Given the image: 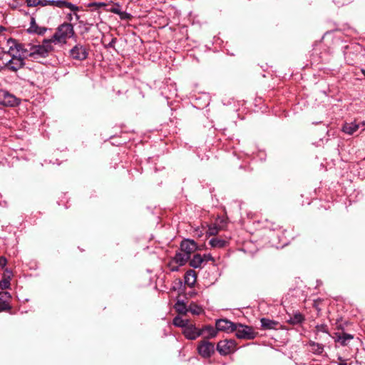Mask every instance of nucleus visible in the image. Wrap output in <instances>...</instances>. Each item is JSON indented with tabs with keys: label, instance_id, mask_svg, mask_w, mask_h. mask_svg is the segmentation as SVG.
I'll return each mask as SVG.
<instances>
[{
	"label": "nucleus",
	"instance_id": "f257e3e1",
	"mask_svg": "<svg viewBox=\"0 0 365 365\" xmlns=\"http://www.w3.org/2000/svg\"><path fill=\"white\" fill-rule=\"evenodd\" d=\"M52 40L46 39L41 45L31 46L29 48V57L37 59L38 58H44L53 49Z\"/></svg>",
	"mask_w": 365,
	"mask_h": 365
},
{
	"label": "nucleus",
	"instance_id": "f03ea898",
	"mask_svg": "<svg viewBox=\"0 0 365 365\" xmlns=\"http://www.w3.org/2000/svg\"><path fill=\"white\" fill-rule=\"evenodd\" d=\"M74 34L73 26L70 23H63L60 25L53 37V43H66V40Z\"/></svg>",
	"mask_w": 365,
	"mask_h": 365
},
{
	"label": "nucleus",
	"instance_id": "7ed1b4c3",
	"mask_svg": "<svg viewBox=\"0 0 365 365\" xmlns=\"http://www.w3.org/2000/svg\"><path fill=\"white\" fill-rule=\"evenodd\" d=\"M9 49L7 51H4V54H11V53H17V56L22 57L23 59H26L29 57V49L25 47L22 43L17 42L14 38H9L6 42Z\"/></svg>",
	"mask_w": 365,
	"mask_h": 365
},
{
	"label": "nucleus",
	"instance_id": "20e7f679",
	"mask_svg": "<svg viewBox=\"0 0 365 365\" xmlns=\"http://www.w3.org/2000/svg\"><path fill=\"white\" fill-rule=\"evenodd\" d=\"M10 59L6 61L4 65V69L11 72H17L25 66V60L22 57L17 56V53L7 54Z\"/></svg>",
	"mask_w": 365,
	"mask_h": 365
},
{
	"label": "nucleus",
	"instance_id": "39448f33",
	"mask_svg": "<svg viewBox=\"0 0 365 365\" xmlns=\"http://www.w3.org/2000/svg\"><path fill=\"white\" fill-rule=\"evenodd\" d=\"M20 99L5 89H0V105L5 107H15L20 104Z\"/></svg>",
	"mask_w": 365,
	"mask_h": 365
},
{
	"label": "nucleus",
	"instance_id": "423d86ee",
	"mask_svg": "<svg viewBox=\"0 0 365 365\" xmlns=\"http://www.w3.org/2000/svg\"><path fill=\"white\" fill-rule=\"evenodd\" d=\"M237 344L234 339H224L220 341L216 349L222 356L228 355L236 350Z\"/></svg>",
	"mask_w": 365,
	"mask_h": 365
},
{
	"label": "nucleus",
	"instance_id": "0eeeda50",
	"mask_svg": "<svg viewBox=\"0 0 365 365\" xmlns=\"http://www.w3.org/2000/svg\"><path fill=\"white\" fill-rule=\"evenodd\" d=\"M234 331H235V335L238 339H253L257 336V333L254 331L251 327L242 324H237L236 329Z\"/></svg>",
	"mask_w": 365,
	"mask_h": 365
},
{
	"label": "nucleus",
	"instance_id": "6e6552de",
	"mask_svg": "<svg viewBox=\"0 0 365 365\" xmlns=\"http://www.w3.org/2000/svg\"><path fill=\"white\" fill-rule=\"evenodd\" d=\"M70 56L73 59L83 61L88 58V48L86 46L78 43L70 50Z\"/></svg>",
	"mask_w": 365,
	"mask_h": 365
},
{
	"label": "nucleus",
	"instance_id": "1a4fd4ad",
	"mask_svg": "<svg viewBox=\"0 0 365 365\" xmlns=\"http://www.w3.org/2000/svg\"><path fill=\"white\" fill-rule=\"evenodd\" d=\"M199 354L205 358H210L215 353L214 344L208 341L203 340L197 346Z\"/></svg>",
	"mask_w": 365,
	"mask_h": 365
},
{
	"label": "nucleus",
	"instance_id": "9d476101",
	"mask_svg": "<svg viewBox=\"0 0 365 365\" xmlns=\"http://www.w3.org/2000/svg\"><path fill=\"white\" fill-rule=\"evenodd\" d=\"M236 324L227 319H220L216 321L215 326L218 331L232 333L236 329Z\"/></svg>",
	"mask_w": 365,
	"mask_h": 365
},
{
	"label": "nucleus",
	"instance_id": "9b49d317",
	"mask_svg": "<svg viewBox=\"0 0 365 365\" xmlns=\"http://www.w3.org/2000/svg\"><path fill=\"white\" fill-rule=\"evenodd\" d=\"M183 334L187 339L194 340L202 334V331L190 323L183 329Z\"/></svg>",
	"mask_w": 365,
	"mask_h": 365
},
{
	"label": "nucleus",
	"instance_id": "f8f14e48",
	"mask_svg": "<svg viewBox=\"0 0 365 365\" xmlns=\"http://www.w3.org/2000/svg\"><path fill=\"white\" fill-rule=\"evenodd\" d=\"M197 244L194 240H184L180 244V250L188 255L190 257L192 254L197 250Z\"/></svg>",
	"mask_w": 365,
	"mask_h": 365
},
{
	"label": "nucleus",
	"instance_id": "ddd939ff",
	"mask_svg": "<svg viewBox=\"0 0 365 365\" xmlns=\"http://www.w3.org/2000/svg\"><path fill=\"white\" fill-rule=\"evenodd\" d=\"M11 296L9 292L6 291L0 292V312L9 311L11 309L10 306V299Z\"/></svg>",
	"mask_w": 365,
	"mask_h": 365
},
{
	"label": "nucleus",
	"instance_id": "4468645a",
	"mask_svg": "<svg viewBox=\"0 0 365 365\" xmlns=\"http://www.w3.org/2000/svg\"><path fill=\"white\" fill-rule=\"evenodd\" d=\"M336 342L340 343L341 346H346L349 341L354 339V336L347 333H334V336H332Z\"/></svg>",
	"mask_w": 365,
	"mask_h": 365
},
{
	"label": "nucleus",
	"instance_id": "2eb2a0df",
	"mask_svg": "<svg viewBox=\"0 0 365 365\" xmlns=\"http://www.w3.org/2000/svg\"><path fill=\"white\" fill-rule=\"evenodd\" d=\"M184 279L185 283L188 287H192L196 282L197 274L194 270L189 269L185 272Z\"/></svg>",
	"mask_w": 365,
	"mask_h": 365
},
{
	"label": "nucleus",
	"instance_id": "dca6fc26",
	"mask_svg": "<svg viewBox=\"0 0 365 365\" xmlns=\"http://www.w3.org/2000/svg\"><path fill=\"white\" fill-rule=\"evenodd\" d=\"M228 242V239L213 237L210 240L209 244L213 248H223L227 245Z\"/></svg>",
	"mask_w": 365,
	"mask_h": 365
},
{
	"label": "nucleus",
	"instance_id": "f3484780",
	"mask_svg": "<svg viewBox=\"0 0 365 365\" xmlns=\"http://www.w3.org/2000/svg\"><path fill=\"white\" fill-rule=\"evenodd\" d=\"M190 258V257L188 255L180 250L179 252L175 253L172 259H173L175 264H178V266H183Z\"/></svg>",
	"mask_w": 365,
	"mask_h": 365
},
{
	"label": "nucleus",
	"instance_id": "a211bd4d",
	"mask_svg": "<svg viewBox=\"0 0 365 365\" xmlns=\"http://www.w3.org/2000/svg\"><path fill=\"white\" fill-rule=\"evenodd\" d=\"M12 277V272L8 269H6L5 272L3 274L2 279L0 281V289H6L10 287L11 279Z\"/></svg>",
	"mask_w": 365,
	"mask_h": 365
},
{
	"label": "nucleus",
	"instance_id": "6ab92c4d",
	"mask_svg": "<svg viewBox=\"0 0 365 365\" xmlns=\"http://www.w3.org/2000/svg\"><path fill=\"white\" fill-rule=\"evenodd\" d=\"M260 322L263 329H274L278 325L277 322L267 318H262Z\"/></svg>",
	"mask_w": 365,
	"mask_h": 365
},
{
	"label": "nucleus",
	"instance_id": "aec40b11",
	"mask_svg": "<svg viewBox=\"0 0 365 365\" xmlns=\"http://www.w3.org/2000/svg\"><path fill=\"white\" fill-rule=\"evenodd\" d=\"M359 125L354 123H345L342 128V130L346 134L352 135L359 129Z\"/></svg>",
	"mask_w": 365,
	"mask_h": 365
},
{
	"label": "nucleus",
	"instance_id": "412c9836",
	"mask_svg": "<svg viewBox=\"0 0 365 365\" xmlns=\"http://www.w3.org/2000/svg\"><path fill=\"white\" fill-rule=\"evenodd\" d=\"M309 346L311 347V351L317 355H320L324 351V346L321 344L310 341Z\"/></svg>",
	"mask_w": 365,
	"mask_h": 365
},
{
	"label": "nucleus",
	"instance_id": "4be33fe9",
	"mask_svg": "<svg viewBox=\"0 0 365 365\" xmlns=\"http://www.w3.org/2000/svg\"><path fill=\"white\" fill-rule=\"evenodd\" d=\"M203 263L202 257L200 254L194 255L193 257L190 261V265L194 268L200 267Z\"/></svg>",
	"mask_w": 365,
	"mask_h": 365
},
{
	"label": "nucleus",
	"instance_id": "5701e85b",
	"mask_svg": "<svg viewBox=\"0 0 365 365\" xmlns=\"http://www.w3.org/2000/svg\"><path fill=\"white\" fill-rule=\"evenodd\" d=\"M304 320V316L301 313L297 312L292 316H290L289 319H288V322L291 324H301Z\"/></svg>",
	"mask_w": 365,
	"mask_h": 365
},
{
	"label": "nucleus",
	"instance_id": "b1692460",
	"mask_svg": "<svg viewBox=\"0 0 365 365\" xmlns=\"http://www.w3.org/2000/svg\"><path fill=\"white\" fill-rule=\"evenodd\" d=\"M189 324L190 322L187 319H183L180 316H177L173 319V324L178 327L184 329Z\"/></svg>",
	"mask_w": 365,
	"mask_h": 365
},
{
	"label": "nucleus",
	"instance_id": "393cba45",
	"mask_svg": "<svg viewBox=\"0 0 365 365\" xmlns=\"http://www.w3.org/2000/svg\"><path fill=\"white\" fill-rule=\"evenodd\" d=\"M202 332H207V338L212 339L217 336L218 330L212 326H206L202 329Z\"/></svg>",
	"mask_w": 365,
	"mask_h": 365
},
{
	"label": "nucleus",
	"instance_id": "a878e982",
	"mask_svg": "<svg viewBox=\"0 0 365 365\" xmlns=\"http://www.w3.org/2000/svg\"><path fill=\"white\" fill-rule=\"evenodd\" d=\"M175 309L177 312L181 314H185L187 312L186 304L183 302L178 301L175 304Z\"/></svg>",
	"mask_w": 365,
	"mask_h": 365
},
{
	"label": "nucleus",
	"instance_id": "bb28decb",
	"mask_svg": "<svg viewBox=\"0 0 365 365\" xmlns=\"http://www.w3.org/2000/svg\"><path fill=\"white\" fill-rule=\"evenodd\" d=\"M61 2L62 0H43V6L50 5L61 9Z\"/></svg>",
	"mask_w": 365,
	"mask_h": 365
},
{
	"label": "nucleus",
	"instance_id": "cd10ccee",
	"mask_svg": "<svg viewBox=\"0 0 365 365\" xmlns=\"http://www.w3.org/2000/svg\"><path fill=\"white\" fill-rule=\"evenodd\" d=\"M63 7L68 8L72 11H79V7L71 2L66 1L64 0H62L61 2V9Z\"/></svg>",
	"mask_w": 365,
	"mask_h": 365
},
{
	"label": "nucleus",
	"instance_id": "c85d7f7f",
	"mask_svg": "<svg viewBox=\"0 0 365 365\" xmlns=\"http://www.w3.org/2000/svg\"><path fill=\"white\" fill-rule=\"evenodd\" d=\"M221 228L216 224L211 225L208 227L207 234L209 235H216Z\"/></svg>",
	"mask_w": 365,
	"mask_h": 365
},
{
	"label": "nucleus",
	"instance_id": "c756f323",
	"mask_svg": "<svg viewBox=\"0 0 365 365\" xmlns=\"http://www.w3.org/2000/svg\"><path fill=\"white\" fill-rule=\"evenodd\" d=\"M315 329H316V333L317 334L318 332H323V333H326L327 334H329V329H328V327L327 324H318L315 327Z\"/></svg>",
	"mask_w": 365,
	"mask_h": 365
},
{
	"label": "nucleus",
	"instance_id": "7c9ffc66",
	"mask_svg": "<svg viewBox=\"0 0 365 365\" xmlns=\"http://www.w3.org/2000/svg\"><path fill=\"white\" fill-rule=\"evenodd\" d=\"M28 6L34 7L37 6H43V0H26Z\"/></svg>",
	"mask_w": 365,
	"mask_h": 365
},
{
	"label": "nucleus",
	"instance_id": "2f4dec72",
	"mask_svg": "<svg viewBox=\"0 0 365 365\" xmlns=\"http://www.w3.org/2000/svg\"><path fill=\"white\" fill-rule=\"evenodd\" d=\"M169 269L170 271L172 272H177L179 270V267L178 264H175V262H174L173 259H171V260L169 262L168 264Z\"/></svg>",
	"mask_w": 365,
	"mask_h": 365
},
{
	"label": "nucleus",
	"instance_id": "473e14b6",
	"mask_svg": "<svg viewBox=\"0 0 365 365\" xmlns=\"http://www.w3.org/2000/svg\"><path fill=\"white\" fill-rule=\"evenodd\" d=\"M120 5L118 3H115L114 6L108 9H107L108 11L118 14L120 11Z\"/></svg>",
	"mask_w": 365,
	"mask_h": 365
},
{
	"label": "nucleus",
	"instance_id": "72a5a7b5",
	"mask_svg": "<svg viewBox=\"0 0 365 365\" xmlns=\"http://www.w3.org/2000/svg\"><path fill=\"white\" fill-rule=\"evenodd\" d=\"M120 19L126 20L130 19L131 18V15L125 11H122L120 10V13L118 14Z\"/></svg>",
	"mask_w": 365,
	"mask_h": 365
},
{
	"label": "nucleus",
	"instance_id": "f704fd0d",
	"mask_svg": "<svg viewBox=\"0 0 365 365\" xmlns=\"http://www.w3.org/2000/svg\"><path fill=\"white\" fill-rule=\"evenodd\" d=\"M107 4L104 2H92V3H90L88 6L89 7H92V6H96L97 8H101V7H104L106 6Z\"/></svg>",
	"mask_w": 365,
	"mask_h": 365
},
{
	"label": "nucleus",
	"instance_id": "c9c22d12",
	"mask_svg": "<svg viewBox=\"0 0 365 365\" xmlns=\"http://www.w3.org/2000/svg\"><path fill=\"white\" fill-rule=\"evenodd\" d=\"M202 257L203 262H207L208 261L215 262V259L210 254H205Z\"/></svg>",
	"mask_w": 365,
	"mask_h": 365
},
{
	"label": "nucleus",
	"instance_id": "e433bc0d",
	"mask_svg": "<svg viewBox=\"0 0 365 365\" xmlns=\"http://www.w3.org/2000/svg\"><path fill=\"white\" fill-rule=\"evenodd\" d=\"M30 29L31 31L36 32V33L39 34H43V31L46 30L45 29H41V30H40V31H37V30H36V29H34L33 26H31L30 27V29Z\"/></svg>",
	"mask_w": 365,
	"mask_h": 365
},
{
	"label": "nucleus",
	"instance_id": "4c0bfd02",
	"mask_svg": "<svg viewBox=\"0 0 365 365\" xmlns=\"http://www.w3.org/2000/svg\"><path fill=\"white\" fill-rule=\"evenodd\" d=\"M6 264V259L4 257H0V265L2 267H5Z\"/></svg>",
	"mask_w": 365,
	"mask_h": 365
},
{
	"label": "nucleus",
	"instance_id": "58836bf2",
	"mask_svg": "<svg viewBox=\"0 0 365 365\" xmlns=\"http://www.w3.org/2000/svg\"><path fill=\"white\" fill-rule=\"evenodd\" d=\"M115 41H116V38H113L112 41L108 43V46L113 47Z\"/></svg>",
	"mask_w": 365,
	"mask_h": 365
},
{
	"label": "nucleus",
	"instance_id": "ea45409f",
	"mask_svg": "<svg viewBox=\"0 0 365 365\" xmlns=\"http://www.w3.org/2000/svg\"><path fill=\"white\" fill-rule=\"evenodd\" d=\"M338 365H347L346 360H343V362H339Z\"/></svg>",
	"mask_w": 365,
	"mask_h": 365
},
{
	"label": "nucleus",
	"instance_id": "a19ab883",
	"mask_svg": "<svg viewBox=\"0 0 365 365\" xmlns=\"http://www.w3.org/2000/svg\"><path fill=\"white\" fill-rule=\"evenodd\" d=\"M84 24L86 25H88V26H93V22H89V21H86Z\"/></svg>",
	"mask_w": 365,
	"mask_h": 365
},
{
	"label": "nucleus",
	"instance_id": "79ce46f5",
	"mask_svg": "<svg viewBox=\"0 0 365 365\" xmlns=\"http://www.w3.org/2000/svg\"><path fill=\"white\" fill-rule=\"evenodd\" d=\"M67 18H68V19L69 21H71L72 20V15H71V14H68Z\"/></svg>",
	"mask_w": 365,
	"mask_h": 365
},
{
	"label": "nucleus",
	"instance_id": "37998d69",
	"mask_svg": "<svg viewBox=\"0 0 365 365\" xmlns=\"http://www.w3.org/2000/svg\"><path fill=\"white\" fill-rule=\"evenodd\" d=\"M191 312H192L193 314H199V312H197V309L191 310Z\"/></svg>",
	"mask_w": 365,
	"mask_h": 365
},
{
	"label": "nucleus",
	"instance_id": "c03bdc74",
	"mask_svg": "<svg viewBox=\"0 0 365 365\" xmlns=\"http://www.w3.org/2000/svg\"><path fill=\"white\" fill-rule=\"evenodd\" d=\"M338 359L340 361V362H343V360H344L342 357L339 356Z\"/></svg>",
	"mask_w": 365,
	"mask_h": 365
},
{
	"label": "nucleus",
	"instance_id": "a18cd8bd",
	"mask_svg": "<svg viewBox=\"0 0 365 365\" xmlns=\"http://www.w3.org/2000/svg\"><path fill=\"white\" fill-rule=\"evenodd\" d=\"M75 16H76V19L77 20H79L80 16H79V15H78V14H75Z\"/></svg>",
	"mask_w": 365,
	"mask_h": 365
},
{
	"label": "nucleus",
	"instance_id": "49530a36",
	"mask_svg": "<svg viewBox=\"0 0 365 365\" xmlns=\"http://www.w3.org/2000/svg\"><path fill=\"white\" fill-rule=\"evenodd\" d=\"M4 52L2 53H0V59H2L3 58V56H4Z\"/></svg>",
	"mask_w": 365,
	"mask_h": 365
},
{
	"label": "nucleus",
	"instance_id": "de8ad7c7",
	"mask_svg": "<svg viewBox=\"0 0 365 365\" xmlns=\"http://www.w3.org/2000/svg\"><path fill=\"white\" fill-rule=\"evenodd\" d=\"M361 72H362V73H363V74L364 75V76H365V70H361Z\"/></svg>",
	"mask_w": 365,
	"mask_h": 365
},
{
	"label": "nucleus",
	"instance_id": "09e8293b",
	"mask_svg": "<svg viewBox=\"0 0 365 365\" xmlns=\"http://www.w3.org/2000/svg\"><path fill=\"white\" fill-rule=\"evenodd\" d=\"M79 23L83 24V21H79Z\"/></svg>",
	"mask_w": 365,
	"mask_h": 365
},
{
	"label": "nucleus",
	"instance_id": "8fccbe9b",
	"mask_svg": "<svg viewBox=\"0 0 365 365\" xmlns=\"http://www.w3.org/2000/svg\"><path fill=\"white\" fill-rule=\"evenodd\" d=\"M364 125H365V123H364Z\"/></svg>",
	"mask_w": 365,
	"mask_h": 365
}]
</instances>
